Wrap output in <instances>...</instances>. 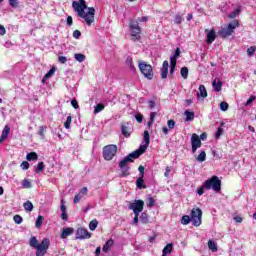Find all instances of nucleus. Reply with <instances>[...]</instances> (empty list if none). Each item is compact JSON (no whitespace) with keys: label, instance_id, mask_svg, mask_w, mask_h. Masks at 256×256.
Instances as JSON below:
<instances>
[{"label":"nucleus","instance_id":"nucleus-1","mask_svg":"<svg viewBox=\"0 0 256 256\" xmlns=\"http://www.w3.org/2000/svg\"><path fill=\"white\" fill-rule=\"evenodd\" d=\"M144 145H141L138 150L133 151L132 153L128 154L125 158H123L119 164L118 167L121 169L122 173L120 174V177H129L131 175V167L127 166V163H133L135 159H139L140 155H143L147 151V148L149 147V143H151V135L149 134V131H144Z\"/></svg>","mask_w":256,"mask_h":256},{"label":"nucleus","instance_id":"nucleus-2","mask_svg":"<svg viewBox=\"0 0 256 256\" xmlns=\"http://www.w3.org/2000/svg\"><path fill=\"white\" fill-rule=\"evenodd\" d=\"M72 7L76 13H78V17L84 19L85 23L88 27H91L95 22V8H88V12L85 13V9H87V2L85 0L73 1Z\"/></svg>","mask_w":256,"mask_h":256},{"label":"nucleus","instance_id":"nucleus-3","mask_svg":"<svg viewBox=\"0 0 256 256\" xmlns=\"http://www.w3.org/2000/svg\"><path fill=\"white\" fill-rule=\"evenodd\" d=\"M29 245L33 249H36V256H45L47 255V251L49 250V245H51V241L48 238H44L39 244V240H37V237L32 236L30 238Z\"/></svg>","mask_w":256,"mask_h":256},{"label":"nucleus","instance_id":"nucleus-4","mask_svg":"<svg viewBox=\"0 0 256 256\" xmlns=\"http://www.w3.org/2000/svg\"><path fill=\"white\" fill-rule=\"evenodd\" d=\"M204 187L207 191L213 189V191L219 193L221 191V180L218 176H212L204 182Z\"/></svg>","mask_w":256,"mask_h":256},{"label":"nucleus","instance_id":"nucleus-5","mask_svg":"<svg viewBox=\"0 0 256 256\" xmlns=\"http://www.w3.org/2000/svg\"><path fill=\"white\" fill-rule=\"evenodd\" d=\"M237 27H239V22L237 20H233L232 23L228 24L227 28L219 30L218 35L222 39H227V37H231V35L235 33V29H237Z\"/></svg>","mask_w":256,"mask_h":256},{"label":"nucleus","instance_id":"nucleus-6","mask_svg":"<svg viewBox=\"0 0 256 256\" xmlns=\"http://www.w3.org/2000/svg\"><path fill=\"white\" fill-rule=\"evenodd\" d=\"M117 145L109 144L103 147L102 155L105 161H113V157L117 155Z\"/></svg>","mask_w":256,"mask_h":256},{"label":"nucleus","instance_id":"nucleus-7","mask_svg":"<svg viewBox=\"0 0 256 256\" xmlns=\"http://www.w3.org/2000/svg\"><path fill=\"white\" fill-rule=\"evenodd\" d=\"M138 67L140 69V72L146 79L151 81L153 79V66L150 64H147V62H139Z\"/></svg>","mask_w":256,"mask_h":256},{"label":"nucleus","instance_id":"nucleus-8","mask_svg":"<svg viewBox=\"0 0 256 256\" xmlns=\"http://www.w3.org/2000/svg\"><path fill=\"white\" fill-rule=\"evenodd\" d=\"M129 27L133 41H139L141 39V27L139 23L135 20H130Z\"/></svg>","mask_w":256,"mask_h":256},{"label":"nucleus","instance_id":"nucleus-9","mask_svg":"<svg viewBox=\"0 0 256 256\" xmlns=\"http://www.w3.org/2000/svg\"><path fill=\"white\" fill-rule=\"evenodd\" d=\"M203 217V211L201 208H193L191 211L192 225L199 227L201 225V219Z\"/></svg>","mask_w":256,"mask_h":256},{"label":"nucleus","instance_id":"nucleus-10","mask_svg":"<svg viewBox=\"0 0 256 256\" xmlns=\"http://www.w3.org/2000/svg\"><path fill=\"white\" fill-rule=\"evenodd\" d=\"M129 209L136 214L142 213L143 209H145V201L135 200L133 203H130Z\"/></svg>","mask_w":256,"mask_h":256},{"label":"nucleus","instance_id":"nucleus-11","mask_svg":"<svg viewBox=\"0 0 256 256\" xmlns=\"http://www.w3.org/2000/svg\"><path fill=\"white\" fill-rule=\"evenodd\" d=\"M191 145H192V153H197V149H200L201 145V138H199V135L193 133L191 135Z\"/></svg>","mask_w":256,"mask_h":256},{"label":"nucleus","instance_id":"nucleus-12","mask_svg":"<svg viewBox=\"0 0 256 256\" xmlns=\"http://www.w3.org/2000/svg\"><path fill=\"white\" fill-rule=\"evenodd\" d=\"M76 239H91V232L85 228H78L76 232Z\"/></svg>","mask_w":256,"mask_h":256},{"label":"nucleus","instance_id":"nucleus-13","mask_svg":"<svg viewBox=\"0 0 256 256\" xmlns=\"http://www.w3.org/2000/svg\"><path fill=\"white\" fill-rule=\"evenodd\" d=\"M206 34V43L208 45H211L215 39H217V34L215 33V29H211L210 31L208 29H205Z\"/></svg>","mask_w":256,"mask_h":256},{"label":"nucleus","instance_id":"nucleus-14","mask_svg":"<svg viewBox=\"0 0 256 256\" xmlns=\"http://www.w3.org/2000/svg\"><path fill=\"white\" fill-rule=\"evenodd\" d=\"M161 79H167V75H169V61L165 60L162 64V68L160 70Z\"/></svg>","mask_w":256,"mask_h":256},{"label":"nucleus","instance_id":"nucleus-15","mask_svg":"<svg viewBox=\"0 0 256 256\" xmlns=\"http://www.w3.org/2000/svg\"><path fill=\"white\" fill-rule=\"evenodd\" d=\"M74 231H75V229H73L72 227L63 228L61 238L62 239H67L69 236L73 235Z\"/></svg>","mask_w":256,"mask_h":256},{"label":"nucleus","instance_id":"nucleus-16","mask_svg":"<svg viewBox=\"0 0 256 256\" xmlns=\"http://www.w3.org/2000/svg\"><path fill=\"white\" fill-rule=\"evenodd\" d=\"M9 133H11V128L9 126H5L0 136V143H3V141L9 137Z\"/></svg>","mask_w":256,"mask_h":256},{"label":"nucleus","instance_id":"nucleus-17","mask_svg":"<svg viewBox=\"0 0 256 256\" xmlns=\"http://www.w3.org/2000/svg\"><path fill=\"white\" fill-rule=\"evenodd\" d=\"M115 245V241L113 239H109L103 246L102 251L104 253H108L111 250V247Z\"/></svg>","mask_w":256,"mask_h":256},{"label":"nucleus","instance_id":"nucleus-18","mask_svg":"<svg viewBox=\"0 0 256 256\" xmlns=\"http://www.w3.org/2000/svg\"><path fill=\"white\" fill-rule=\"evenodd\" d=\"M173 252V244L169 243L167 244L163 250H162V256H167V255H171V253Z\"/></svg>","mask_w":256,"mask_h":256},{"label":"nucleus","instance_id":"nucleus-19","mask_svg":"<svg viewBox=\"0 0 256 256\" xmlns=\"http://www.w3.org/2000/svg\"><path fill=\"white\" fill-rule=\"evenodd\" d=\"M136 187L138 189H147V185H145V180H143L142 176L137 178V180H136Z\"/></svg>","mask_w":256,"mask_h":256},{"label":"nucleus","instance_id":"nucleus-20","mask_svg":"<svg viewBox=\"0 0 256 256\" xmlns=\"http://www.w3.org/2000/svg\"><path fill=\"white\" fill-rule=\"evenodd\" d=\"M212 87H214V90L216 91V93H219V91H221L222 87H223V83L221 82V80H214L212 82Z\"/></svg>","mask_w":256,"mask_h":256},{"label":"nucleus","instance_id":"nucleus-21","mask_svg":"<svg viewBox=\"0 0 256 256\" xmlns=\"http://www.w3.org/2000/svg\"><path fill=\"white\" fill-rule=\"evenodd\" d=\"M239 13H241V6H238L233 12L228 14V18L235 19V17H239Z\"/></svg>","mask_w":256,"mask_h":256},{"label":"nucleus","instance_id":"nucleus-22","mask_svg":"<svg viewBox=\"0 0 256 256\" xmlns=\"http://www.w3.org/2000/svg\"><path fill=\"white\" fill-rule=\"evenodd\" d=\"M121 131H122L123 137H126V138L131 137V132H129V127L127 125L123 124L121 126Z\"/></svg>","mask_w":256,"mask_h":256},{"label":"nucleus","instance_id":"nucleus-23","mask_svg":"<svg viewBox=\"0 0 256 256\" xmlns=\"http://www.w3.org/2000/svg\"><path fill=\"white\" fill-rule=\"evenodd\" d=\"M208 248L210 249V251H212L213 253H217L218 249L217 248V243H215V241L213 240H209L208 241Z\"/></svg>","mask_w":256,"mask_h":256},{"label":"nucleus","instance_id":"nucleus-24","mask_svg":"<svg viewBox=\"0 0 256 256\" xmlns=\"http://www.w3.org/2000/svg\"><path fill=\"white\" fill-rule=\"evenodd\" d=\"M199 91H200V93L197 94V97H199V95H200V97L205 99L207 97V89L205 88V85H200Z\"/></svg>","mask_w":256,"mask_h":256},{"label":"nucleus","instance_id":"nucleus-25","mask_svg":"<svg viewBox=\"0 0 256 256\" xmlns=\"http://www.w3.org/2000/svg\"><path fill=\"white\" fill-rule=\"evenodd\" d=\"M27 161H37L39 159V155H37V152H30L26 156Z\"/></svg>","mask_w":256,"mask_h":256},{"label":"nucleus","instance_id":"nucleus-26","mask_svg":"<svg viewBox=\"0 0 256 256\" xmlns=\"http://www.w3.org/2000/svg\"><path fill=\"white\" fill-rule=\"evenodd\" d=\"M207 159V153L205 152V150H202L200 152V154L197 156L196 160L199 163H203L205 160Z\"/></svg>","mask_w":256,"mask_h":256},{"label":"nucleus","instance_id":"nucleus-27","mask_svg":"<svg viewBox=\"0 0 256 256\" xmlns=\"http://www.w3.org/2000/svg\"><path fill=\"white\" fill-rule=\"evenodd\" d=\"M184 115H186V121H193L195 119V112L185 110Z\"/></svg>","mask_w":256,"mask_h":256},{"label":"nucleus","instance_id":"nucleus-28","mask_svg":"<svg viewBox=\"0 0 256 256\" xmlns=\"http://www.w3.org/2000/svg\"><path fill=\"white\" fill-rule=\"evenodd\" d=\"M126 65H128V67H129V69H130L131 71H135V65H133V57L128 56V57L126 58Z\"/></svg>","mask_w":256,"mask_h":256},{"label":"nucleus","instance_id":"nucleus-29","mask_svg":"<svg viewBox=\"0 0 256 256\" xmlns=\"http://www.w3.org/2000/svg\"><path fill=\"white\" fill-rule=\"evenodd\" d=\"M180 75L183 79H187V77H189V68L182 67L180 70Z\"/></svg>","mask_w":256,"mask_h":256},{"label":"nucleus","instance_id":"nucleus-30","mask_svg":"<svg viewBox=\"0 0 256 256\" xmlns=\"http://www.w3.org/2000/svg\"><path fill=\"white\" fill-rule=\"evenodd\" d=\"M99 225V221H97V219H93L90 223H89V229L90 231H95V229H97Z\"/></svg>","mask_w":256,"mask_h":256},{"label":"nucleus","instance_id":"nucleus-31","mask_svg":"<svg viewBox=\"0 0 256 256\" xmlns=\"http://www.w3.org/2000/svg\"><path fill=\"white\" fill-rule=\"evenodd\" d=\"M74 58L78 61V63H83V61L86 59V56L85 54L76 53L74 54Z\"/></svg>","mask_w":256,"mask_h":256},{"label":"nucleus","instance_id":"nucleus-32","mask_svg":"<svg viewBox=\"0 0 256 256\" xmlns=\"http://www.w3.org/2000/svg\"><path fill=\"white\" fill-rule=\"evenodd\" d=\"M23 207L25 211H30V212L33 211V203L29 200L23 204Z\"/></svg>","mask_w":256,"mask_h":256},{"label":"nucleus","instance_id":"nucleus-33","mask_svg":"<svg viewBox=\"0 0 256 256\" xmlns=\"http://www.w3.org/2000/svg\"><path fill=\"white\" fill-rule=\"evenodd\" d=\"M192 219L189 217V215L182 216L181 223L182 225H189L191 223Z\"/></svg>","mask_w":256,"mask_h":256},{"label":"nucleus","instance_id":"nucleus-34","mask_svg":"<svg viewBox=\"0 0 256 256\" xmlns=\"http://www.w3.org/2000/svg\"><path fill=\"white\" fill-rule=\"evenodd\" d=\"M73 121V117H71V115H69L67 118H66V121L64 123V127L65 129H71V123Z\"/></svg>","mask_w":256,"mask_h":256},{"label":"nucleus","instance_id":"nucleus-35","mask_svg":"<svg viewBox=\"0 0 256 256\" xmlns=\"http://www.w3.org/2000/svg\"><path fill=\"white\" fill-rule=\"evenodd\" d=\"M44 169H45V163L39 162L37 167L35 168V173H42Z\"/></svg>","mask_w":256,"mask_h":256},{"label":"nucleus","instance_id":"nucleus-36","mask_svg":"<svg viewBox=\"0 0 256 256\" xmlns=\"http://www.w3.org/2000/svg\"><path fill=\"white\" fill-rule=\"evenodd\" d=\"M140 221L141 223H149V216L147 215V213L143 212L140 215Z\"/></svg>","mask_w":256,"mask_h":256},{"label":"nucleus","instance_id":"nucleus-37","mask_svg":"<svg viewBox=\"0 0 256 256\" xmlns=\"http://www.w3.org/2000/svg\"><path fill=\"white\" fill-rule=\"evenodd\" d=\"M146 205L147 207H155V198L153 197H148L146 200Z\"/></svg>","mask_w":256,"mask_h":256},{"label":"nucleus","instance_id":"nucleus-38","mask_svg":"<svg viewBox=\"0 0 256 256\" xmlns=\"http://www.w3.org/2000/svg\"><path fill=\"white\" fill-rule=\"evenodd\" d=\"M22 187H23V189H31V187H32L31 181H29V179H24L22 181Z\"/></svg>","mask_w":256,"mask_h":256},{"label":"nucleus","instance_id":"nucleus-39","mask_svg":"<svg viewBox=\"0 0 256 256\" xmlns=\"http://www.w3.org/2000/svg\"><path fill=\"white\" fill-rule=\"evenodd\" d=\"M42 225H43V216L39 215L36 219L35 227H37V229H39V227H41Z\"/></svg>","mask_w":256,"mask_h":256},{"label":"nucleus","instance_id":"nucleus-40","mask_svg":"<svg viewBox=\"0 0 256 256\" xmlns=\"http://www.w3.org/2000/svg\"><path fill=\"white\" fill-rule=\"evenodd\" d=\"M103 109H105V105H103L102 103H99L96 105L95 109H94V113H101V111H103Z\"/></svg>","mask_w":256,"mask_h":256},{"label":"nucleus","instance_id":"nucleus-41","mask_svg":"<svg viewBox=\"0 0 256 256\" xmlns=\"http://www.w3.org/2000/svg\"><path fill=\"white\" fill-rule=\"evenodd\" d=\"M255 51H256V47L251 46L247 49L246 53H247L248 57H253V55H255Z\"/></svg>","mask_w":256,"mask_h":256},{"label":"nucleus","instance_id":"nucleus-42","mask_svg":"<svg viewBox=\"0 0 256 256\" xmlns=\"http://www.w3.org/2000/svg\"><path fill=\"white\" fill-rule=\"evenodd\" d=\"M13 219L14 223L17 225H21L23 223V217H21L19 214H16Z\"/></svg>","mask_w":256,"mask_h":256},{"label":"nucleus","instance_id":"nucleus-43","mask_svg":"<svg viewBox=\"0 0 256 256\" xmlns=\"http://www.w3.org/2000/svg\"><path fill=\"white\" fill-rule=\"evenodd\" d=\"M174 23L176 25H181V23H183V17L181 15H176L174 19Z\"/></svg>","mask_w":256,"mask_h":256},{"label":"nucleus","instance_id":"nucleus-44","mask_svg":"<svg viewBox=\"0 0 256 256\" xmlns=\"http://www.w3.org/2000/svg\"><path fill=\"white\" fill-rule=\"evenodd\" d=\"M55 74V68H51L44 76L45 79H49L51 76Z\"/></svg>","mask_w":256,"mask_h":256},{"label":"nucleus","instance_id":"nucleus-45","mask_svg":"<svg viewBox=\"0 0 256 256\" xmlns=\"http://www.w3.org/2000/svg\"><path fill=\"white\" fill-rule=\"evenodd\" d=\"M220 109L221 111H227L229 109V104L227 102H221Z\"/></svg>","mask_w":256,"mask_h":256},{"label":"nucleus","instance_id":"nucleus-46","mask_svg":"<svg viewBox=\"0 0 256 256\" xmlns=\"http://www.w3.org/2000/svg\"><path fill=\"white\" fill-rule=\"evenodd\" d=\"M20 167L23 169V171H27V169H29V167H30L29 162L23 161L21 163Z\"/></svg>","mask_w":256,"mask_h":256},{"label":"nucleus","instance_id":"nucleus-47","mask_svg":"<svg viewBox=\"0 0 256 256\" xmlns=\"http://www.w3.org/2000/svg\"><path fill=\"white\" fill-rule=\"evenodd\" d=\"M81 199H83V195L81 194H76L75 197H74V203L75 205H77V203H80Z\"/></svg>","mask_w":256,"mask_h":256},{"label":"nucleus","instance_id":"nucleus-48","mask_svg":"<svg viewBox=\"0 0 256 256\" xmlns=\"http://www.w3.org/2000/svg\"><path fill=\"white\" fill-rule=\"evenodd\" d=\"M167 125H168V129H175V120L173 119L168 120Z\"/></svg>","mask_w":256,"mask_h":256},{"label":"nucleus","instance_id":"nucleus-49","mask_svg":"<svg viewBox=\"0 0 256 256\" xmlns=\"http://www.w3.org/2000/svg\"><path fill=\"white\" fill-rule=\"evenodd\" d=\"M138 171H139V173H140V177H145V166L140 165V166L138 167Z\"/></svg>","mask_w":256,"mask_h":256},{"label":"nucleus","instance_id":"nucleus-50","mask_svg":"<svg viewBox=\"0 0 256 256\" xmlns=\"http://www.w3.org/2000/svg\"><path fill=\"white\" fill-rule=\"evenodd\" d=\"M170 67H177V58L174 56L170 58Z\"/></svg>","mask_w":256,"mask_h":256},{"label":"nucleus","instance_id":"nucleus-51","mask_svg":"<svg viewBox=\"0 0 256 256\" xmlns=\"http://www.w3.org/2000/svg\"><path fill=\"white\" fill-rule=\"evenodd\" d=\"M135 119H136L137 123H143V114H141V113L136 114Z\"/></svg>","mask_w":256,"mask_h":256},{"label":"nucleus","instance_id":"nucleus-52","mask_svg":"<svg viewBox=\"0 0 256 256\" xmlns=\"http://www.w3.org/2000/svg\"><path fill=\"white\" fill-rule=\"evenodd\" d=\"M223 128L219 127L216 134H215V139H219L221 137V134L223 133Z\"/></svg>","mask_w":256,"mask_h":256},{"label":"nucleus","instance_id":"nucleus-53","mask_svg":"<svg viewBox=\"0 0 256 256\" xmlns=\"http://www.w3.org/2000/svg\"><path fill=\"white\" fill-rule=\"evenodd\" d=\"M73 37H74V39H81V31L75 30L73 32Z\"/></svg>","mask_w":256,"mask_h":256},{"label":"nucleus","instance_id":"nucleus-54","mask_svg":"<svg viewBox=\"0 0 256 256\" xmlns=\"http://www.w3.org/2000/svg\"><path fill=\"white\" fill-rule=\"evenodd\" d=\"M38 135H40V137H45V127H39Z\"/></svg>","mask_w":256,"mask_h":256},{"label":"nucleus","instance_id":"nucleus-55","mask_svg":"<svg viewBox=\"0 0 256 256\" xmlns=\"http://www.w3.org/2000/svg\"><path fill=\"white\" fill-rule=\"evenodd\" d=\"M71 105L74 109H79V102H77V99H73Z\"/></svg>","mask_w":256,"mask_h":256},{"label":"nucleus","instance_id":"nucleus-56","mask_svg":"<svg viewBox=\"0 0 256 256\" xmlns=\"http://www.w3.org/2000/svg\"><path fill=\"white\" fill-rule=\"evenodd\" d=\"M89 192V190L87 189V187H83L79 194L82 195V197H85V195H87V193Z\"/></svg>","mask_w":256,"mask_h":256},{"label":"nucleus","instance_id":"nucleus-57","mask_svg":"<svg viewBox=\"0 0 256 256\" xmlns=\"http://www.w3.org/2000/svg\"><path fill=\"white\" fill-rule=\"evenodd\" d=\"M255 99H256V96H254V95L250 96V98L246 102V106L248 107V105H251V103H253V101H255Z\"/></svg>","mask_w":256,"mask_h":256},{"label":"nucleus","instance_id":"nucleus-58","mask_svg":"<svg viewBox=\"0 0 256 256\" xmlns=\"http://www.w3.org/2000/svg\"><path fill=\"white\" fill-rule=\"evenodd\" d=\"M197 193L198 195H203V193H205V184L198 188Z\"/></svg>","mask_w":256,"mask_h":256},{"label":"nucleus","instance_id":"nucleus-59","mask_svg":"<svg viewBox=\"0 0 256 256\" xmlns=\"http://www.w3.org/2000/svg\"><path fill=\"white\" fill-rule=\"evenodd\" d=\"M155 106H156L155 100H150L148 102L149 109H155Z\"/></svg>","mask_w":256,"mask_h":256},{"label":"nucleus","instance_id":"nucleus-60","mask_svg":"<svg viewBox=\"0 0 256 256\" xmlns=\"http://www.w3.org/2000/svg\"><path fill=\"white\" fill-rule=\"evenodd\" d=\"M169 173H171V167L166 166L165 172H164V177H169Z\"/></svg>","mask_w":256,"mask_h":256},{"label":"nucleus","instance_id":"nucleus-61","mask_svg":"<svg viewBox=\"0 0 256 256\" xmlns=\"http://www.w3.org/2000/svg\"><path fill=\"white\" fill-rule=\"evenodd\" d=\"M58 61H59V63L65 64V62L67 61V57H65V56H59V57H58Z\"/></svg>","mask_w":256,"mask_h":256},{"label":"nucleus","instance_id":"nucleus-62","mask_svg":"<svg viewBox=\"0 0 256 256\" xmlns=\"http://www.w3.org/2000/svg\"><path fill=\"white\" fill-rule=\"evenodd\" d=\"M67 25H68L69 27H71V25H73V17H71V16H68V17H67Z\"/></svg>","mask_w":256,"mask_h":256},{"label":"nucleus","instance_id":"nucleus-63","mask_svg":"<svg viewBox=\"0 0 256 256\" xmlns=\"http://www.w3.org/2000/svg\"><path fill=\"white\" fill-rule=\"evenodd\" d=\"M5 33H7V30H5V26L0 24V35H5Z\"/></svg>","mask_w":256,"mask_h":256},{"label":"nucleus","instance_id":"nucleus-64","mask_svg":"<svg viewBox=\"0 0 256 256\" xmlns=\"http://www.w3.org/2000/svg\"><path fill=\"white\" fill-rule=\"evenodd\" d=\"M9 4L11 7H17L18 5L17 0H9Z\"/></svg>","mask_w":256,"mask_h":256}]
</instances>
